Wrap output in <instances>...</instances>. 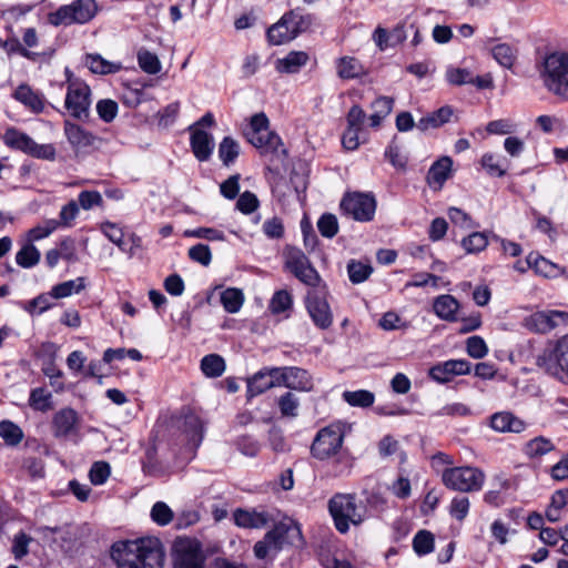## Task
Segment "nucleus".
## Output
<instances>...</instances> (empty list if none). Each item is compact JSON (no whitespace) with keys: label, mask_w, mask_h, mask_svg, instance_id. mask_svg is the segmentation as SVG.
<instances>
[{"label":"nucleus","mask_w":568,"mask_h":568,"mask_svg":"<svg viewBox=\"0 0 568 568\" xmlns=\"http://www.w3.org/2000/svg\"><path fill=\"white\" fill-rule=\"evenodd\" d=\"M13 97L33 113H40L44 109V97L41 93L33 91L27 84L19 85L14 91Z\"/></svg>","instance_id":"24"},{"label":"nucleus","mask_w":568,"mask_h":568,"mask_svg":"<svg viewBox=\"0 0 568 568\" xmlns=\"http://www.w3.org/2000/svg\"><path fill=\"white\" fill-rule=\"evenodd\" d=\"M85 277L80 276L54 285L50 291V296L57 300L65 298L72 294L80 293L85 288Z\"/></svg>","instance_id":"31"},{"label":"nucleus","mask_w":568,"mask_h":568,"mask_svg":"<svg viewBox=\"0 0 568 568\" xmlns=\"http://www.w3.org/2000/svg\"><path fill=\"white\" fill-rule=\"evenodd\" d=\"M537 364L549 374L562 373L568 378V334L559 338L552 346L545 348L537 357Z\"/></svg>","instance_id":"10"},{"label":"nucleus","mask_w":568,"mask_h":568,"mask_svg":"<svg viewBox=\"0 0 568 568\" xmlns=\"http://www.w3.org/2000/svg\"><path fill=\"white\" fill-rule=\"evenodd\" d=\"M180 427L185 433L193 447H197L203 438V425L199 416L193 413L184 415Z\"/></svg>","instance_id":"29"},{"label":"nucleus","mask_w":568,"mask_h":568,"mask_svg":"<svg viewBox=\"0 0 568 568\" xmlns=\"http://www.w3.org/2000/svg\"><path fill=\"white\" fill-rule=\"evenodd\" d=\"M150 516L159 526H166L173 519V511L165 503L156 501L151 508Z\"/></svg>","instance_id":"50"},{"label":"nucleus","mask_w":568,"mask_h":568,"mask_svg":"<svg viewBox=\"0 0 568 568\" xmlns=\"http://www.w3.org/2000/svg\"><path fill=\"white\" fill-rule=\"evenodd\" d=\"M285 266L301 282L308 286H316L320 282V275L312 266L308 257L297 247L287 246L285 248Z\"/></svg>","instance_id":"11"},{"label":"nucleus","mask_w":568,"mask_h":568,"mask_svg":"<svg viewBox=\"0 0 568 568\" xmlns=\"http://www.w3.org/2000/svg\"><path fill=\"white\" fill-rule=\"evenodd\" d=\"M348 276L352 283L359 284L366 281L373 272L369 264L351 261L347 265Z\"/></svg>","instance_id":"49"},{"label":"nucleus","mask_w":568,"mask_h":568,"mask_svg":"<svg viewBox=\"0 0 568 568\" xmlns=\"http://www.w3.org/2000/svg\"><path fill=\"white\" fill-rule=\"evenodd\" d=\"M341 209L356 221L368 222L375 215L376 201L373 195L367 193H348L343 197Z\"/></svg>","instance_id":"12"},{"label":"nucleus","mask_w":568,"mask_h":568,"mask_svg":"<svg viewBox=\"0 0 568 568\" xmlns=\"http://www.w3.org/2000/svg\"><path fill=\"white\" fill-rule=\"evenodd\" d=\"M544 83L549 91L568 99V54L555 52L545 59Z\"/></svg>","instance_id":"7"},{"label":"nucleus","mask_w":568,"mask_h":568,"mask_svg":"<svg viewBox=\"0 0 568 568\" xmlns=\"http://www.w3.org/2000/svg\"><path fill=\"white\" fill-rule=\"evenodd\" d=\"M111 558L118 568H163L164 549L156 537L114 542Z\"/></svg>","instance_id":"1"},{"label":"nucleus","mask_w":568,"mask_h":568,"mask_svg":"<svg viewBox=\"0 0 568 568\" xmlns=\"http://www.w3.org/2000/svg\"><path fill=\"white\" fill-rule=\"evenodd\" d=\"M308 61V54L304 51H291L284 58L277 59L275 69L280 73H297Z\"/></svg>","instance_id":"27"},{"label":"nucleus","mask_w":568,"mask_h":568,"mask_svg":"<svg viewBox=\"0 0 568 568\" xmlns=\"http://www.w3.org/2000/svg\"><path fill=\"white\" fill-rule=\"evenodd\" d=\"M0 437L8 445H18L23 437L21 428L10 420H2L0 423Z\"/></svg>","instance_id":"47"},{"label":"nucleus","mask_w":568,"mask_h":568,"mask_svg":"<svg viewBox=\"0 0 568 568\" xmlns=\"http://www.w3.org/2000/svg\"><path fill=\"white\" fill-rule=\"evenodd\" d=\"M527 263L534 266L536 273L545 277H556L561 273L559 266L542 256L532 257V255H529Z\"/></svg>","instance_id":"42"},{"label":"nucleus","mask_w":568,"mask_h":568,"mask_svg":"<svg viewBox=\"0 0 568 568\" xmlns=\"http://www.w3.org/2000/svg\"><path fill=\"white\" fill-rule=\"evenodd\" d=\"M240 154V144L231 136H225L219 145V156L224 165L232 164Z\"/></svg>","instance_id":"41"},{"label":"nucleus","mask_w":568,"mask_h":568,"mask_svg":"<svg viewBox=\"0 0 568 568\" xmlns=\"http://www.w3.org/2000/svg\"><path fill=\"white\" fill-rule=\"evenodd\" d=\"M189 130L191 132V148L194 156L201 162L207 161L214 149L212 135L194 126H190Z\"/></svg>","instance_id":"19"},{"label":"nucleus","mask_w":568,"mask_h":568,"mask_svg":"<svg viewBox=\"0 0 568 568\" xmlns=\"http://www.w3.org/2000/svg\"><path fill=\"white\" fill-rule=\"evenodd\" d=\"M317 227L324 237L332 239L338 232V222L336 216L329 213L323 214L317 222Z\"/></svg>","instance_id":"59"},{"label":"nucleus","mask_w":568,"mask_h":568,"mask_svg":"<svg viewBox=\"0 0 568 568\" xmlns=\"http://www.w3.org/2000/svg\"><path fill=\"white\" fill-rule=\"evenodd\" d=\"M311 24V16L291 11L267 30L268 41L274 45L286 43L307 31Z\"/></svg>","instance_id":"8"},{"label":"nucleus","mask_w":568,"mask_h":568,"mask_svg":"<svg viewBox=\"0 0 568 568\" xmlns=\"http://www.w3.org/2000/svg\"><path fill=\"white\" fill-rule=\"evenodd\" d=\"M189 257L203 266H207L212 261V253L207 245L200 243L189 248Z\"/></svg>","instance_id":"64"},{"label":"nucleus","mask_w":568,"mask_h":568,"mask_svg":"<svg viewBox=\"0 0 568 568\" xmlns=\"http://www.w3.org/2000/svg\"><path fill=\"white\" fill-rule=\"evenodd\" d=\"M3 141L6 145L28 154L33 139L14 128H9L3 134Z\"/></svg>","instance_id":"33"},{"label":"nucleus","mask_w":568,"mask_h":568,"mask_svg":"<svg viewBox=\"0 0 568 568\" xmlns=\"http://www.w3.org/2000/svg\"><path fill=\"white\" fill-rule=\"evenodd\" d=\"M85 64L91 72L97 74L116 73L122 69L121 63L108 61L100 54H88Z\"/></svg>","instance_id":"32"},{"label":"nucleus","mask_w":568,"mask_h":568,"mask_svg":"<svg viewBox=\"0 0 568 568\" xmlns=\"http://www.w3.org/2000/svg\"><path fill=\"white\" fill-rule=\"evenodd\" d=\"M303 544L301 527L293 520L277 524L270 530L263 540L254 546V555L258 559H264L270 555H275L284 545L298 547Z\"/></svg>","instance_id":"3"},{"label":"nucleus","mask_w":568,"mask_h":568,"mask_svg":"<svg viewBox=\"0 0 568 568\" xmlns=\"http://www.w3.org/2000/svg\"><path fill=\"white\" fill-rule=\"evenodd\" d=\"M292 304L291 294L287 291H278L273 295L270 302V310L273 314H280L290 310Z\"/></svg>","instance_id":"57"},{"label":"nucleus","mask_w":568,"mask_h":568,"mask_svg":"<svg viewBox=\"0 0 568 568\" xmlns=\"http://www.w3.org/2000/svg\"><path fill=\"white\" fill-rule=\"evenodd\" d=\"M260 205V201L257 196L250 192L245 191L243 192L236 202V209L242 212L243 214H251L253 213Z\"/></svg>","instance_id":"61"},{"label":"nucleus","mask_w":568,"mask_h":568,"mask_svg":"<svg viewBox=\"0 0 568 568\" xmlns=\"http://www.w3.org/2000/svg\"><path fill=\"white\" fill-rule=\"evenodd\" d=\"M29 406L38 412L45 413L53 408L52 394L44 387H37L30 392Z\"/></svg>","instance_id":"34"},{"label":"nucleus","mask_w":568,"mask_h":568,"mask_svg":"<svg viewBox=\"0 0 568 568\" xmlns=\"http://www.w3.org/2000/svg\"><path fill=\"white\" fill-rule=\"evenodd\" d=\"M487 245V236L481 232H473L462 241V246L469 254L479 253L485 250Z\"/></svg>","instance_id":"48"},{"label":"nucleus","mask_w":568,"mask_h":568,"mask_svg":"<svg viewBox=\"0 0 568 568\" xmlns=\"http://www.w3.org/2000/svg\"><path fill=\"white\" fill-rule=\"evenodd\" d=\"M486 480L485 473L473 466L446 468L442 473L443 484L452 490L460 493L479 491Z\"/></svg>","instance_id":"6"},{"label":"nucleus","mask_w":568,"mask_h":568,"mask_svg":"<svg viewBox=\"0 0 568 568\" xmlns=\"http://www.w3.org/2000/svg\"><path fill=\"white\" fill-rule=\"evenodd\" d=\"M99 11L95 0H74L69 4L59 7L48 14V21L54 27H69L90 22Z\"/></svg>","instance_id":"5"},{"label":"nucleus","mask_w":568,"mask_h":568,"mask_svg":"<svg viewBox=\"0 0 568 568\" xmlns=\"http://www.w3.org/2000/svg\"><path fill=\"white\" fill-rule=\"evenodd\" d=\"M344 434L339 426L329 425L318 430L311 446V454L318 460L334 457L342 448Z\"/></svg>","instance_id":"9"},{"label":"nucleus","mask_w":568,"mask_h":568,"mask_svg":"<svg viewBox=\"0 0 568 568\" xmlns=\"http://www.w3.org/2000/svg\"><path fill=\"white\" fill-rule=\"evenodd\" d=\"M234 523L239 527L243 528H262L265 527L271 518L264 511H255V510H244L236 509L233 514Z\"/></svg>","instance_id":"26"},{"label":"nucleus","mask_w":568,"mask_h":568,"mask_svg":"<svg viewBox=\"0 0 568 568\" xmlns=\"http://www.w3.org/2000/svg\"><path fill=\"white\" fill-rule=\"evenodd\" d=\"M277 406L281 416L284 418H296L300 414V398L292 392H286L277 398Z\"/></svg>","instance_id":"36"},{"label":"nucleus","mask_w":568,"mask_h":568,"mask_svg":"<svg viewBox=\"0 0 568 568\" xmlns=\"http://www.w3.org/2000/svg\"><path fill=\"white\" fill-rule=\"evenodd\" d=\"M460 304L459 302L449 294H443L437 296L433 303L434 313L443 321L446 322H457L458 321V311Z\"/></svg>","instance_id":"22"},{"label":"nucleus","mask_w":568,"mask_h":568,"mask_svg":"<svg viewBox=\"0 0 568 568\" xmlns=\"http://www.w3.org/2000/svg\"><path fill=\"white\" fill-rule=\"evenodd\" d=\"M111 474V467L106 462H95L89 471V478L93 485H103Z\"/></svg>","instance_id":"56"},{"label":"nucleus","mask_w":568,"mask_h":568,"mask_svg":"<svg viewBox=\"0 0 568 568\" xmlns=\"http://www.w3.org/2000/svg\"><path fill=\"white\" fill-rule=\"evenodd\" d=\"M28 154L40 160L54 161L57 158V150L51 143L38 144L33 140Z\"/></svg>","instance_id":"58"},{"label":"nucleus","mask_w":568,"mask_h":568,"mask_svg":"<svg viewBox=\"0 0 568 568\" xmlns=\"http://www.w3.org/2000/svg\"><path fill=\"white\" fill-rule=\"evenodd\" d=\"M555 449L554 443L544 436H538L526 443L524 453L529 458H540Z\"/></svg>","instance_id":"35"},{"label":"nucleus","mask_w":568,"mask_h":568,"mask_svg":"<svg viewBox=\"0 0 568 568\" xmlns=\"http://www.w3.org/2000/svg\"><path fill=\"white\" fill-rule=\"evenodd\" d=\"M201 369L207 377H220L225 371V361L217 354H209L202 358Z\"/></svg>","instance_id":"37"},{"label":"nucleus","mask_w":568,"mask_h":568,"mask_svg":"<svg viewBox=\"0 0 568 568\" xmlns=\"http://www.w3.org/2000/svg\"><path fill=\"white\" fill-rule=\"evenodd\" d=\"M568 322V313L562 311L536 312L525 318V326L532 332L547 333L560 323Z\"/></svg>","instance_id":"15"},{"label":"nucleus","mask_w":568,"mask_h":568,"mask_svg":"<svg viewBox=\"0 0 568 568\" xmlns=\"http://www.w3.org/2000/svg\"><path fill=\"white\" fill-rule=\"evenodd\" d=\"M101 231L121 251H123V252L126 251V246L123 241L124 233L119 225H116L115 223L105 222V223L101 224Z\"/></svg>","instance_id":"51"},{"label":"nucleus","mask_w":568,"mask_h":568,"mask_svg":"<svg viewBox=\"0 0 568 568\" xmlns=\"http://www.w3.org/2000/svg\"><path fill=\"white\" fill-rule=\"evenodd\" d=\"M467 353L473 358H483L488 353V347L480 336H470L466 342Z\"/></svg>","instance_id":"63"},{"label":"nucleus","mask_w":568,"mask_h":568,"mask_svg":"<svg viewBox=\"0 0 568 568\" xmlns=\"http://www.w3.org/2000/svg\"><path fill=\"white\" fill-rule=\"evenodd\" d=\"M329 513L334 519L336 529L345 534L349 529V525L357 526L367 517L366 506L356 503L353 495L336 494L328 503Z\"/></svg>","instance_id":"4"},{"label":"nucleus","mask_w":568,"mask_h":568,"mask_svg":"<svg viewBox=\"0 0 568 568\" xmlns=\"http://www.w3.org/2000/svg\"><path fill=\"white\" fill-rule=\"evenodd\" d=\"M139 67L148 74H156L161 71L162 64L159 57L145 49L138 52Z\"/></svg>","instance_id":"43"},{"label":"nucleus","mask_w":568,"mask_h":568,"mask_svg":"<svg viewBox=\"0 0 568 568\" xmlns=\"http://www.w3.org/2000/svg\"><path fill=\"white\" fill-rule=\"evenodd\" d=\"M306 308L316 327L327 329L332 325L333 314L324 297L316 294H308Z\"/></svg>","instance_id":"16"},{"label":"nucleus","mask_w":568,"mask_h":568,"mask_svg":"<svg viewBox=\"0 0 568 568\" xmlns=\"http://www.w3.org/2000/svg\"><path fill=\"white\" fill-rule=\"evenodd\" d=\"M453 113L454 111L449 105L442 106L429 115L419 119L416 126L422 131H426L429 128H439L449 122Z\"/></svg>","instance_id":"30"},{"label":"nucleus","mask_w":568,"mask_h":568,"mask_svg":"<svg viewBox=\"0 0 568 568\" xmlns=\"http://www.w3.org/2000/svg\"><path fill=\"white\" fill-rule=\"evenodd\" d=\"M40 261V252L32 244H26L18 251L16 255V262L18 265L24 268H30L37 265Z\"/></svg>","instance_id":"44"},{"label":"nucleus","mask_w":568,"mask_h":568,"mask_svg":"<svg viewBox=\"0 0 568 568\" xmlns=\"http://www.w3.org/2000/svg\"><path fill=\"white\" fill-rule=\"evenodd\" d=\"M435 538L428 530H419L413 539V548L419 556L430 554L434 550Z\"/></svg>","instance_id":"45"},{"label":"nucleus","mask_w":568,"mask_h":568,"mask_svg":"<svg viewBox=\"0 0 568 568\" xmlns=\"http://www.w3.org/2000/svg\"><path fill=\"white\" fill-rule=\"evenodd\" d=\"M78 414L74 409L65 407L53 416L52 428L55 437H65L75 430Z\"/></svg>","instance_id":"20"},{"label":"nucleus","mask_w":568,"mask_h":568,"mask_svg":"<svg viewBox=\"0 0 568 568\" xmlns=\"http://www.w3.org/2000/svg\"><path fill=\"white\" fill-rule=\"evenodd\" d=\"M174 568H203L204 558L200 542L195 539L181 537L174 541Z\"/></svg>","instance_id":"13"},{"label":"nucleus","mask_w":568,"mask_h":568,"mask_svg":"<svg viewBox=\"0 0 568 568\" xmlns=\"http://www.w3.org/2000/svg\"><path fill=\"white\" fill-rule=\"evenodd\" d=\"M118 109V103L111 99H103L97 103V112L100 119L106 123H110L115 119Z\"/></svg>","instance_id":"60"},{"label":"nucleus","mask_w":568,"mask_h":568,"mask_svg":"<svg viewBox=\"0 0 568 568\" xmlns=\"http://www.w3.org/2000/svg\"><path fill=\"white\" fill-rule=\"evenodd\" d=\"M59 227V222L57 220H45L42 224H39L31 229L28 233L29 241H39L44 237H48L51 233H53Z\"/></svg>","instance_id":"54"},{"label":"nucleus","mask_w":568,"mask_h":568,"mask_svg":"<svg viewBox=\"0 0 568 568\" xmlns=\"http://www.w3.org/2000/svg\"><path fill=\"white\" fill-rule=\"evenodd\" d=\"M185 237L204 239L207 241H224L225 235L222 231L213 227H197L184 231Z\"/></svg>","instance_id":"53"},{"label":"nucleus","mask_w":568,"mask_h":568,"mask_svg":"<svg viewBox=\"0 0 568 568\" xmlns=\"http://www.w3.org/2000/svg\"><path fill=\"white\" fill-rule=\"evenodd\" d=\"M285 387L300 392H311L313 389V379L307 371L300 367H288Z\"/></svg>","instance_id":"28"},{"label":"nucleus","mask_w":568,"mask_h":568,"mask_svg":"<svg viewBox=\"0 0 568 568\" xmlns=\"http://www.w3.org/2000/svg\"><path fill=\"white\" fill-rule=\"evenodd\" d=\"M268 124V119L264 113H256L243 130V134L248 143L260 150L262 155H270L271 161H282L286 151L281 138L270 130Z\"/></svg>","instance_id":"2"},{"label":"nucleus","mask_w":568,"mask_h":568,"mask_svg":"<svg viewBox=\"0 0 568 568\" xmlns=\"http://www.w3.org/2000/svg\"><path fill=\"white\" fill-rule=\"evenodd\" d=\"M343 399L351 406L366 408L374 404L375 395L366 389L346 390Z\"/></svg>","instance_id":"39"},{"label":"nucleus","mask_w":568,"mask_h":568,"mask_svg":"<svg viewBox=\"0 0 568 568\" xmlns=\"http://www.w3.org/2000/svg\"><path fill=\"white\" fill-rule=\"evenodd\" d=\"M494 59L505 68H511L516 60L515 49L507 43H499L491 50Z\"/></svg>","instance_id":"46"},{"label":"nucleus","mask_w":568,"mask_h":568,"mask_svg":"<svg viewBox=\"0 0 568 568\" xmlns=\"http://www.w3.org/2000/svg\"><path fill=\"white\" fill-rule=\"evenodd\" d=\"M273 387V382L271 381L270 375L266 369L260 371L252 378L248 379L247 384V395L250 397L257 396L265 390Z\"/></svg>","instance_id":"40"},{"label":"nucleus","mask_w":568,"mask_h":568,"mask_svg":"<svg viewBox=\"0 0 568 568\" xmlns=\"http://www.w3.org/2000/svg\"><path fill=\"white\" fill-rule=\"evenodd\" d=\"M470 501L466 496H456L449 506V514L458 521H463L469 513Z\"/></svg>","instance_id":"52"},{"label":"nucleus","mask_w":568,"mask_h":568,"mask_svg":"<svg viewBox=\"0 0 568 568\" xmlns=\"http://www.w3.org/2000/svg\"><path fill=\"white\" fill-rule=\"evenodd\" d=\"M470 372V363L465 359H450L435 365L429 369V376L438 383H447L454 376Z\"/></svg>","instance_id":"17"},{"label":"nucleus","mask_w":568,"mask_h":568,"mask_svg":"<svg viewBox=\"0 0 568 568\" xmlns=\"http://www.w3.org/2000/svg\"><path fill=\"white\" fill-rule=\"evenodd\" d=\"M453 160L443 156L434 162L427 173V182L434 189H440L452 173Z\"/></svg>","instance_id":"23"},{"label":"nucleus","mask_w":568,"mask_h":568,"mask_svg":"<svg viewBox=\"0 0 568 568\" xmlns=\"http://www.w3.org/2000/svg\"><path fill=\"white\" fill-rule=\"evenodd\" d=\"M63 132L73 150L94 146L100 141L98 136L69 120L64 121Z\"/></svg>","instance_id":"18"},{"label":"nucleus","mask_w":568,"mask_h":568,"mask_svg":"<svg viewBox=\"0 0 568 568\" xmlns=\"http://www.w3.org/2000/svg\"><path fill=\"white\" fill-rule=\"evenodd\" d=\"M90 88L80 80H70L65 97V108L75 119L88 116L90 101Z\"/></svg>","instance_id":"14"},{"label":"nucleus","mask_w":568,"mask_h":568,"mask_svg":"<svg viewBox=\"0 0 568 568\" xmlns=\"http://www.w3.org/2000/svg\"><path fill=\"white\" fill-rule=\"evenodd\" d=\"M490 426L494 430L500 433H521L526 428V425L521 419L508 412L494 414L490 418Z\"/></svg>","instance_id":"25"},{"label":"nucleus","mask_w":568,"mask_h":568,"mask_svg":"<svg viewBox=\"0 0 568 568\" xmlns=\"http://www.w3.org/2000/svg\"><path fill=\"white\" fill-rule=\"evenodd\" d=\"M221 303L227 313H237L244 303V294L239 288H226L221 293Z\"/></svg>","instance_id":"38"},{"label":"nucleus","mask_w":568,"mask_h":568,"mask_svg":"<svg viewBox=\"0 0 568 568\" xmlns=\"http://www.w3.org/2000/svg\"><path fill=\"white\" fill-rule=\"evenodd\" d=\"M79 214V205L75 201H70L68 204L63 205L60 214H59V226L70 227L73 224V221Z\"/></svg>","instance_id":"62"},{"label":"nucleus","mask_w":568,"mask_h":568,"mask_svg":"<svg viewBox=\"0 0 568 568\" xmlns=\"http://www.w3.org/2000/svg\"><path fill=\"white\" fill-rule=\"evenodd\" d=\"M336 74L342 80L359 79L367 74L364 64L356 58L344 55L335 61Z\"/></svg>","instance_id":"21"},{"label":"nucleus","mask_w":568,"mask_h":568,"mask_svg":"<svg viewBox=\"0 0 568 568\" xmlns=\"http://www.w3.org/2000/svg\"><path fill=\"white\" fill-rule=\"evenodd\" d=\"M483 168L494 176H503L506 173V169L503 166L500 156L493 153H485L481 156Z\"/></svg>","instance_id":"55"}]
</instances>
